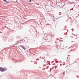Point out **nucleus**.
Here are the masks:
<instances>
[{
	"label": "nucleus",
	"instance_id": "nucleus-4",
	"mask_svg": "<svg viewBox=\"0 0 79 79\" xmlns=\"http://www.w3.org/2000/svg\"><path fill=\"white\" fill-rule=\"evenodd\" d=\"M20 46V47H21L22 48H25L24 47V46Z\"/></svg>",
	"mask_w": 79,
	"mask_h": 79
},
{
	"label": "nucleus",
	"instance_id": "nucleus-7",
	"mask_svg": "<svg viewBox=\"0 0 79 79\" xmlns=\"http://www.w3.org/2000/svg\"><path fill=\"white\" fill-rule=\"evenodd\" d=\"M31 0H30L29 2H31Z\"/></svg>",
	"mask_w": 79,
	"mask_h": 79
},
{
	"label": "nucleus",
	"instance_id": "nucleus-3",
	"mask_svg": "<svg viewBox=\"0 0 79 79\" xmlns=\"http://www.w3.org/2000/svg\"><path fill=\"white\" fill-rule=\"evenodd\" d=\"M3 0L4 1V2H5L6 3H9V2L5 0Z\"/></svg>",
	"mask_w": 79,
	"mask_h": 79
},
{
	"label": "nucleus",
	"instance_id": "nucleus-8",
	"mask_svg": "<svg viewBox=\"0 0 79 79\" xmlns=\"http://www.w3.org/2000/svg\"><path fill=\"white\" fill-rule=\"evenodd\" d=\"M1 33H2V32H1Z\"/></svg>",
	"mask_w": 79,
	"mask_h": 79
},
{
	"label": "nucleus",
	"instance_id": "nucleus-2",
	"mask_svg": "<svg viewBox=\"0 0 79 79\" xmlns=\"http://www.w3.org/2000/svg\"><path fill=\"white\" fill-rule=\"evenodd\" d=\"M7 70V69L6 68H3V72L6 71Z\"/></svg>",
	"mask_w": 79,
	"mask_h": 79
},
{
	"label": "nucleus",
	"instance_id": "nucleus-6",
	"mask_svg": "<svg viewBox=\"0 0 79 79\" xmlns=\"http://www.w3.org/2000/svg\"><path fill=\"white\" fill-rule=\"evenodd\" d=\"M21 42H23V40H21Z\"/></svg>",
	"mask_w": 79,
	"mask_h": 79
},
{
	"label": "nucleus",
	"instance_id": "nucleus-5",
	"mask_svg": "<svg viewBox=\"0 0 79 79\" xmlns=\"http://www.w3.org/2000/svg\"><path fill=\"white\" fill-rule=\"evenodd\" d=\"M23 49L24 50H26V49H27V48H23Z\"/></svg>",
	"mask_w": 79,
	"mask_h": 79
},
{
	"label": "nucleus",
	"instance_id": "nucleus-1",
	"mask_svg": "<svg viewBox=\"0 0 79 79\" xmlns=\"http://www.w3.org/2000/svg\"><path fill=\"white\" fill-rule=\"evenodd\" d=\"M0 71L1 72H3V68L0 67Z\"/></svg>",
	"mask_w": 79,
	"mask_h": 79
},
{
	"label": "nucleus",
	"instance_id": "nucleus-9",
	"mask_svg": "<svg viewBox=\"0 0 79 79\" xmlns=\"http://www.w3.org/2000/svg\"><path fill=\"white\" fill-rule=\"evenodd\" d=\"M30 0V1H31V0Z\"/></svg>",
	"mask_w": 79,
	"mask_h": 79
}]
</instances>
